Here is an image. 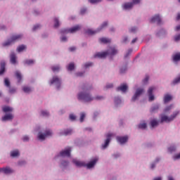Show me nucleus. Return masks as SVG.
<instances>
[{"instance_id":"obj_1","label":"nucleus","mask_w":180,"mask_h":180,"mask_svg":"<svg viewBox=\"0 0 180 180\" xmlns=\"http://www.w3.org/2000/svg\"><path fill=\"white\" fill-rule=\"evenodd\" d=\"M82 91H84V92H80L78 94V99L79 101H83V102H92V101H94V99L96 101H102L103 99H105V97L102 96H97L95 98L93 97L91 94H89V92H88V91H89L91 89V88L86 86H83L82 87Z\"/></svg>"},{"instance_id":"obj_2","label":"nucleus","mask_w":180,"mask_h":180,"mask_svg":"<svg viewBox=\"0 0 180 180\" xmlns=\"http://www.w3.org/2000/svg\"><path fill=\"white\" fill-rule=\"evenodd\" d=\"M119 53V51H117V49L115 46L110 47L106 51L103 53H97L94 55V58H96L98 57V58H105L106 56H110V57H113L114 56H116Z\"/></svg>"},{"instance_id":"obj_3","label":"nucleus","mask_w":180,"mask_h":180,"mask_svg":"<svg viewBox=\"0 0 180 180\" xmlns=\"http://www.w3.org/2000/svg\"><path fill=\"white\" fill-rule=\"evenodd\" d=\"M2 110L4 113H8L6 114L4 116L2 117L1 120L2 122H8L11 120H13V114L11 113V112H13V108L12 107L9 106H3Z\"/></svg>"},{"instance_id":"obj_4","label":"nucleus","mask_w":180,"mask_h":180,"mask_svg":"<svg viewBox=\"0 0 180 180\" xmlns=\"http://www.w3.org/2000/svg\"><path fill=\"white\" fill-rule=\"evenodd\" d=\"M98 160L99 159L98 158H95L91 161H90L89 163H87L86 165L84 162L78 161L76 160H73L72 162H73V164H75V165L77 167H86V168H88V169H91V168H94V167H95V165H96V162H98Z\"/></svg>"},{"instance_id":"obj_5","label":"nucleus","mask_w":180,"mask_h":180,"mask_svg":"<svg viewBox=\"0 0 180 180\" xmlns=\"http://www.w3.org/2000/svg\"><path fill=\"white\" fill-rule=\"evenodd\" d=\"M178 115H179V111L174 112L170 117L162 114L160 116V122L161 123H164V122H165V123H169V122H172V120H174V119H175Z\"/></svg>"},{"instance_id":"obj_6","label":"nucleus","mask_w":180,"mask_h":180,"mask_svg":"<svg viewBox=\"0 0 180 180\" xmlns=\"http://www.w3.org/2000/svg\"><path fill=\"white\" fill-rule=\"evenodd\" d=\"M22 37H23V35L22 34L13 35L10 39H8L6 42L3 43L2 46L3 47L11 46L12 43H15V41H18V40H20Z\"/></svg>"},{"instance_id":"obj_7","label":"nucleus","mask_w":180,"mask_h":180,"mask_svg":"<svg viewBox=\"0 0 180 180\" xmlns=\"http://www.w3.org/2000/svg\"><path fill=\"white\" fill-rule=\"evenodd\" d=\"M106 26H108V22H104L101 27H99L98 29H97L96 31H94L91 29H89L86 31V34H95L96 33H98V32H101V30H102V29H105V27H106Z\"/></svg>"},{"instance_id":"obj_8","label":"nucleus","mask_w":180,"mask_h":180,"mask_svg":"<svg viewBox=\"0 0 180 180\" xmlns=\"http://www.w3.org/2000/svg\"><path fill=\"white\" fill-rule=\"evenodd\" d=\"M79 30H81V25H75L70 29H65L62 30L61 33H76V32H78Z\"/></svg>"},{"instance_id":"obj_9","label":"nucleus","mask_w":180,"mask_h":180,"mask_svg":"<svg viewBox=\"0 0 180 180\" xmlns=\"http://www.w3.org/2000/svg\"><path fill=\"white\" fill-rule=\"evenodd\" d=\"M50 136H53V132L51 131V130H46L45 131V134H41V133H39V135H38V139L39 140H45L46 139V137H49Z\"/></svg>"},{"instance_id":"obj_10","label":"nucleus","mask_w":180,"mask_h":180,"mask_svg":"<svg viewBox=\"0 0 180 180\" xmlns=\"http://www.w3.org/2000/svg\"><path fill=\"white\" fill-rule=\"evenodd\" d=\"M143 92H144L143 89H137L135 94L134 95V96L131 98L132 102H135V101H137V99H139V98H140V95H141V94H143Z\"/></svg>"},{"instance_id":"obj_11","label":"nucleus","mask_w":180,"mask_h":180,"mask_svg":"<svg viewBox=\"0 0 180 180\" xmlns=\"http://www.w3.org/2000/svg\"><path fill=\"white\" fill-rule=\"evenodd\" d=\"M112 136H113V134H112V133H109L106 135L105 142L104 145H102L103 150H105V148H106L108 147V146H109V143H110V140H111Z\"/></svg>"},{"instance_id":"obj_12","label":"nucleus","mask_w":180,"mask_h":180,"mask_svg":"<svg viewBox=\"0 0 180 180\" xmlns=\"http://www.w3.org/2000/svg\"><path fill=\"white\" fill-rule=\"evenodd\" d=\"M53 84H56L58 89L60 86H61V80H60V78H58V77L57 76L53 77V79L51 80V85H53Z\"/></svg>"},{"instance_id":"obj_13","label":"nucleus","mask_w":180,"mask_h":180,"mask_svg":"<svg viewBox=\"0 0 180 180\" xmlns=\"http://www.w3.org/2000/svg\"><path fill=\"white\" fill-rule=\"evenodd\" d=\"M60 157H70L71 155V148H68L60 153Z\"/></svg>"},{"instance_id":"obj_14","label":"nucleus","mask_w":180,"mask_h":180,"mask_svg":"<svg viewBox=\"0 0 180 180\" xmlns=\"http://www.w3.org/2000/svg\"><path fill=\"white\" fill-rule=\"evenodd\" d=\"M150 22L151 23H155L156 22L158 25H161V18H160L159 15H156L150 19Z\"/></svg>"},{"instance_id":"obj_15","label":"nucleus","mask_w":180,"mask_h":180,"mask_svg":"<svg viewBox=\"0 0 180 180\" xmlns=\"http://www.w3.org/2000/svg\"><path fill=\"white\" fill-rule=\"evenodd\" d=\"M1 172L6 174V175H8V174H13V169H12L9 167L1 168Z\"/></svg>"},{"instance_id":"obj_16","label":"nucleus","mask_w":180,"mask_h":180,"mask_svg":"<svg viewBox=\"0 0 180 180\" xmlns=\"http://www.w3.org/2000/svg\"><path fill=\"white\" fill-rule=\"evenodd\" d=\"M127 140H129V138L127 136H117V141L118 143H120V144H124V143H127Z\"/></svg>"},{"instance_id":"obj_17","label":"nucleus","mask_w":180,"mask_h":180,"mask_svg":"<svg viewBox=\"0 0 180 180\" xmlns=\"http://www.w3.org/2000/svg\"><path fill=\"white\" fill-rule=\"evenodd\" d=\"M128 88L129 87L127 86V84H122L117 88V91H121V92H126V91H127Z\"/></svg>"},{"instance_id":"obj_18","label":"nucleus","mask_w":180,"mask_h":180,"mask_svg":"<svg viewBox=\"0 0 180 180\" xmlns=\"http://www.w3.org/2000/svg\"><path fill=\"white\" fill-rule=\"evenodd\" d=\"M154 89H155V87H150L148 90L149 101H154V95H153V91H154Z\"/></svg>"},{"instance_id":"obj_19","label":"nucleus","mask_w":180,"mask_h":180,"mask_svg":"<svg viewBox=\"0 0 180 180\" xmlns=\"http://www.w3.org/2000/svg\"><path fill=\"white\" fill-rule=\"evenodd\" d=\"M10 61L11 64L16 63V54H15L14 52H12L10 55Z\"/></svg>"},{"instance_id":"obj_20","label":"nucleus","mask_w":180,"mask_h":180,"mask_svg":"<svg viewBox=\"0 0 180 180\" xmlns=\"http://www.w3.org/2000/svg\"><path fill=\"white\" fill-rule=\"evenodd\" d=\"M172 59L174 63H177V61H180V52L174 53L172 56Z\"/></svg>"},{"instance_id":"obj_21","label":"nucleus","mask_w":180,"mask_h":180,"mask_svg":"<svg viewBox=\"0 0 180 180\" xmlns=\"http://www.w3.org/2000/svg\"><path fill=\"white\" fill-rule=\"evenodd\" d=\"M123 9L127 11V9H131L133 8V3H125L122 6Z\"/></svg>"},{"instance_id":"obj_22","label":"nucleus","mask_w":180,"mask_h":180,"mask_svg":"<svg viewBox=\"0 0 180 180\" xmlns=\"http://www.w3.org/2000/svg\"><path fill=\"white\" fill-rule=\"evenodd\" d=\"M6 65V63H5L4 61L1 62L0 65V75H2L4 72H5V66Z\"/></svg>"},{"instance_id":"obj_23","label":"nucleus","mask_w":180,"mask_h":180,"mask_svg":"<svg viewBox=\"0 0 180 180\" xmlns=\"http://www.w3.org/2000/svg\"><path fill=\"white\" fill-rule=\"evenodd\" d=\"M100 43H103V44H108V43H110V39L106 37H102L99 39Z\"/></svg>"},{"instance_id":"obj_24","label":"nucleus","mask_w":180,"mask_h":180,"mask_svg":"<svg viewBox=\"0 0 180 180\" xmlns=\"http://www.w3.org/2000/svg\"><path fill=\"white\" fill-rule=\"evenodd\" d=\"M19 155H20V153H19V150H12L11 152V157H12L13 158L19 157Z\"/></svg>"},{"instance_id":"obj_25","label":"nucleus","mask_w":180,"mask_h":180,"mask_svg":"<svg viewBox=\"0 0 180 180\" xmlns=\"http://www.w3.org/2000/svg\"><path fill=\"white\" fill-rule=\"evenodd\" d=\"M169 101H172V96L169 94L165 95V97H164L165 103H168Z\"/></svg>"},{"instance_id":"obj_26","label":"nucleus","mask_w":180,"mask_h":180,"mask_svg":"<svg viewBox=\"0 0 180 180\" xmlns=\"http://www.w3.org/2000/svg\"><path fill=\"white\" fill-rule=\"evenodd\" d=\"M15 75L18 79V83L22 82V74L19 71H16Z\"/></svg>"},{"instance_id":"obj_27","label":"nucleus","mask_w":180,"mask_h":180,"mask_svg":"<svg viewBox=\"0 0 180 180\" xmlns=\"http://www.w3.org/2000/svg\"><path fill=\"white\" fill-rule=\"evenodd\" d=\"M150 126L151 127H157V126H158V121L157 120H152L150 121Z\"/></svg>"},{"instance_id":"obj_28","label":"nucleus","mask_w":180,"mask_h":180,"mask_svg":"<svg viewBox=\"0 0 180 180\" xmlns=\"http://www.w3.org/2000/svg\"><path fill=\"white\" fill-rule=\"evenodd\" d=\"M160 109V106L158 105H155L150 108V113H154L157 112Z\"/></svg>"},{"instance_id":"obj_29","label":"nucleus","mask_w":180,"mask_h":180,"mask_svg":"<svg viewBox=\"0 0 180 180\" xmlns=\"http://www.w3.org/2000/svg\"><path fill=\"white\" fill-rule=\"evenodd\" d=\"M22 91L25 93V94H30V92H32V89L29 86H23L22 87Z\"/></svg>"},{"instance_id":"obj_30","label":"nucleus","mask_w":180,"mask_h":180,"mask_svg":"<svg viewBox=\"0 0 180 180\" xmlns=\"http://www.w3.org/2000/svg\"><path fill=\"white\" fill-rule=\"evenodd\" d=\"M23 50H26V46L25 45H20L17 48V51L18 53H22Z\"/></svg>"},{"instance_id":"obj_31","label":"nucleus","mask_w":180,"mask_h":180,"mask_svg":"<svg viewBox=\"0 0 180 180\" xmlns=\"http://www.w3.org/2000/svg\"><path fill=\"white\" fill-rule=\"evenodd\" d=\"M4 85L7 88H11V82L9 81V79L8 78L4 79Z\"/></svg>"},{"instance_id":"obj_32","label":"nucleus","mask_w":180,"mask_h":180,"mask_svg":"<svg viewBox=\"0 0 180 180\" xmlns=\"http://www.w3.org/2000/svg\"><path fill=\"white\" fill-rule=\"evenodd\" d=\"M25 64H27V65H32V64H34V60L30 59V60H25Z\"/></svg>"},{"instance_id":"obj_33","label":"nucleus","mask_w":180,"mask_h":180,"mask_svg":"<svg viewBox=\"0 0 180 180\" xmlns=\"http://www.w3.org/2000/svg\"><path fill=\"white\" fill-rule=\"evenodd\" d=\"M41 115L44 117H48V116H50V113L47 111L42 110L41 111Z\"/></svg>"},{"instance_id":"obj_34","label":"nucleus","mask_w":180,"mask_h":180,"mask_svg":"<svg viewBox=\"0 0 180 180\" xmlns=\"http://www.w3.org/2000/svg\"><path fill=\"white\" fill-rule=\"evenodd\" d=\"M139 129H142L143 130H144V129H147V124L146 122L139 124Z\"/></svg>"},{"instance_id":"obj_35","label":"nucleus","mask_w":180,"mask_h":180,"mask_svg":"<svg viewBox=\"0 0 180 180\" xmlns=\"http://www.w3.org/2000/svg\"><path fill=\"white\" fill-rule=\"evenodd\" d=\"M54 22H55L54 27H56V28L60 26V21L58 20V18H55Z\"/></svg>"},{"instance_id":"obj_36","label":"nucleus","mask_w":180,"mask_h":180,"mask_svg":"<svg viewBox=\"0 0 180 180\" xmlns=\"http://www.w3.org/2000/svg\"><path fill=\"white\" fill-rule=\"evenodd\" d=\"M74 68H75V65H74V63H70L68 67V71H72V70H74Z\"/></svg>"},{"instance_id":"obj_37","label":"nucleus","mask_w":180,"mask_h":180,"mask_svg":"<svg viewBox=\"0 0 180 180\" xmlns=\"http://www.w3.org/2000/svg\"><path fill=\"white\" fill-rule=\"evenodd\" d=\"M72 133V129H66L65 130L63 134L64 136H68V134H71Z\"/></svg>"},{"instance_id":"obj_38","label":"nucleus","mask_w":180,"mask_h":180,"mask_svg":"<svg viewBox=\"0 0 180 180\" xmlns=\"http://www.w3.org/2000/svg\"><path fill=\"white\" fill-rule=\"evenodd\" d=\"M51 70L53 72H58V71H60V66H53Z\"/></svg>"},{"instance_id":"obj_39","label":"nucleus","mask_w":180,"mask_h":180,"mask_svg":"<svg viewBox=\"0 0 180 180\" xmlns=\"http://www.w3.org/2000/svg\"><path fill=\"white\" fill-rule=\"evenodd\" d=\"M8 88H9V90H8L9 94H15V92H16V89L13 87H11V86Z\"/></svg>"},{"instance_id":"obj_40","label":"nucleus","mask_w":180,"mask_h":180,"mask_svg":"<svg viewBox=\"0 0 180 180\" xmlns=\"http://www.w3.org/2000/svg\"><path fill=\"white\" fill-rule=\"evenodd\" d=\"M175 150H176V147L175 146H170L169 148H168V151L169 153H172L174 151H175Z\"/></svg>"},{"instance_id":"obj_41","label":"nucleus","mask_w":180,"mask_h":180,"mask_svg":"<svg viewBox=\"0 0 180 180\" xmlns=\"http://www.w3.org/2000/svg\"><path fill=\"white\" fill-rule=\"evenodd\" d=\"M85 119V114L84 112H82L80 114V122L82 123L84 122V120Z\"/></svg>"},{"instance_id":"obj_42","label":"nucleus","mask_w":180,"mask_h":180,"mask_svg":"<svg viewBox=\"0 0 180 180\" xmlns=\"http://www.w3.org/2000/svg\"><path fill=\"white\" fill-rule=\"evenodd\" d=\"M172 109V105H169L165 109V113H168Z\"/></svg>"},{"instance_id":"obj_43","label":"nucleus","mask_w":180,"mask_h":180,"mask_svg":"<svg viewBox=\"0 0 180 180\" xmlns=\"http://www.w3.org/2000/svg\"><path fill=\"white\" fill-rule=\"evenodd\" d=\"M90 4H98V2H101L102 0H89Z\"/></svg>"},{"instance_id":"obj_44","label":"nucleus","mask_w":180,"mask_h":180,"mask_svg":"<svg viewBox=\"0 0 180 180\" xmlns=\"http://www.w3.org/2000/svg\"><path fill=\"white\" fill-rule=\"evenodd\" d=\"M121 102H122V100H120L119 97H117L115 98V103H116V105H117V103H120Z\"/></svg>"},{"instance_id":"obj_45","label":"nucleus","mask_w":180,"mask_h":180,"mask_svg":"<svg viewBox=\"0 0 180 180\" xmlns=\"http://www.w3.org/2000/svg\"><path fill=\"white\" fill-rule=\"evenodd\" d=\"M157 34L158 36H163V34H165V31L164 30H162Z\"/></svg>"},{"instance_id":"obj_46","label":"nucleus","mask_w":180,"mask_h":180,"mask_svg":"<svg viewBox=\"0 0 180 180\" xmlns=\"http://www.w3.org/2000/svg\"><path fill=\"white\" fill-rule=\"evenodd\" d=\"M173 159L175 160H179L180 159V153L176 154L174 157Z\"/></svg>"},{"instance_id":"obj_47","label":"nucleus","mask_w":180,"mask_h":180,"mask_svg":"<svg viewBox=\"0 0 180 180\" xmlns=\"http://www.w3.org/2000/svg\"><path fill=\"white\" fill-rule=\"evenodd\" d=\"M75 119H77V117H75V115H74V114H70V120H75Z\"/></svg>"},{"instance_id":"obj_48","label":"nucleus","mask_w":180,"mask_h":180,"mask_svg":"<svg viewBox=\"0 0 180 180\" xmlns=\"http://www.w3.org/2000/svg\"><path fill=\"white\" fill-rule=\"evenodd\" d=\"M37 29H40V25H34L32 30L34 32V31L37 30Z\"/></svg>"},{"instance_id":"obj_49","label":"nucleus","mask_w":180,"mask_h":180,"mask_svg":"<svg viewBox=\"0 0 180 180\" xmlns=\"http://www.w3.org/2000/svg\"><path fill=\"white\" fill-rule=\"evenodd\" d=\"M61 165H62L63 167H67V165H68V162H67V161H63V162H61Z\"/></svg>"},{"instance_id":"obj_50","label":"nucleus","mask_w":180,"mask_h":180,"mask_svg":"<svg viewBox=\"0 0 180 180\" xmlns=\"http://www.w3.org/2000/svg\"><path fill=\"white\" fill-rule=\"evenodd\" d=\"M148 79H150V77L148 76H146L143 79V84H147V82H148Z\"/></svg>"},{"instance_id":"obj_51","label":"nucleus","mask_w":180,"mask_h":180,"mask_svg":"<svg viewBox=\"0 0 180 180\" xmlns=\"http://www.w3.org/2000/svg\"><path fill=\"white\" fill-rule=\"evenodd\" d=\"M127 70V68H126V67L124 68H121L120 69V73L123 74L124 72H126Z\"/></svg>"},{"instance_id":"obj_52","label":"nucleus","mask_w":180,"mask_h":180,"mask_svg":"<svg viewBox=\"0 0 180 180\" xmlns=\"http://www.w3.org/2000/svg\"><path fill=\"white\" fill-rule=\"evenodd\" d=\"M174 40L175 41H179V40H180V34L175 36Z\"/></svg>"},{"instance_id":"obj_53","label":"nucleus","mask_w":180,"mask_h":180,"mask_svg":"<svg viewBox=\"0 0 180 180\" xmlns=\"http://www.w3.org/2000/svg\"><path fill=\"white\" fill-rule=\"evenodd\" d=\"M92 65V63H87L84 65L85 68H88V67H91Z\"/></svg>"},{"instance_id":"obj_54","label":"nucleus","mask_w":180,"mask_h":180,"mask_svg":"<svg viewBox=\"0 0 180 180\" xmlns=\"http://www.w3.org/2000/svg\"><path fill=\"white\" fill-rule=\"evenodd\" d=\"M132 4H133V5L134 4L136 5L137 4H140V0H133L132 1Z\"/></svg>"},{"instance_id":"obj_55","label":"nucleus","mask_w":180,"mask_h":180,"mask_svg":"<svg viewBox=\"0 0 180 180\" xmlns=\"http://www.w3.org/2000/svg\"><path fill=\"white\" fill-rule=\"evenodd\" d=\"M105 88L109 89V88H113V84H107Z\"/></svg>"},{"instance_id":"obj_56","label":"nucleus","mask_w":180,"mask_h":180,"mask_svg":"<svg viewBox=\"0 0 180 180\" xmlns=\"http://www.w3.org/2000/svg\"><path fill=\"white\" fill-rule=\"evenodd\" d=\"M22 140H23V141H29V136H25L22 138Z\"/></svg>"},{"instance_id":"obj_57","label":"nucleus","mask_w":180,"mask_h":180,"mask_svg":"<svg viewBox=\"0 0 180 180\" xmlns=\"http://www.w3.org/2000/svg\"><path fill=\"white\" fill-rule=\"evenodd\" d=\"M136 30H137V28L136 27H133L131 30L130 32L131 33H134V32H136Z\"/></svg>"},{"instance_id":"obj_58","label":"nucleus","mask_w":180,"mask_h":180,"mask_svg":"<svg viewBox=\"0 0 180 180\" xmlns=\"http://www.w3.org/2000/svg\"><path fill=\"white\" fill-rule=\"evenodd\" d=\"M85 12H86V8H82L80 11V13L82 15H84V13H85Z\"/></svg>"},{"instance_id":"obj_59","label":"nucleus","mask_w":180,"mask_h":180,"mask_svg":"<svg viewBox=\"0 0 180 180\" xmlns=\"http://www.w3.org/2000/svg\"><path fill=\"white\" fill-rule=\"evenodd\" d=\"M75 50H76L75 46H72V47L70 48V51H75Z\"/></svg>"},{"instance_id":"obj_60","label":"nucleus","mask_w":180,"mask_h":180,"mask_svg":"<svg viewBox=\"0 0 180 180\" xmlns=\"http://www.w3.org/2000/svg\"><path fill=\"white\" fill-rule=\"evenodd\" d=\"M24 164H26V162L20 161V162H18V165H23Z\"/></svg>"},{"instance_id":"obj_61","label":"nucleus","mask_w":180,"mask_h":180,"mask_svg":"<svg viewBox=\"0 0 180 180\" xmlns=\"http://www.w3.org/2000/svg\"><path fill=\"white\" fill-rule=\"evenodd\" d=\"M61 41H67V38L65 37H63L61 38Z\"/></svg>"},{"instance_id":"obj_62","label":"nucleus","mask_w":180,"mask_h":180,"mask_svg":"<svg viewBox=\"0 0 180 180\" xmlns=\"http://www.w3.org/2000/svg\"><path fill=\"white\" fill-rule=\"evenodd\" d=\"M136 41H137V38H135L132 41H131V44H134V43H136Z\"/></svg>"},{"instance_id":"obj_63","label":"nucleus","mask_w":180,"mask_h":180,"mask_svg":"<svg viewBox=\"0 0 180 180\" xmlns=\"http://www.w3.org/2000/svg\"><path fill=\"white\" fill-rule=\"evenodd\" d=\"M175 30H176V32H178L179 30H180V25H177V26L176 27Z\"/></svg>"},{"instance_id":"obj_64","label":"nucleus","mask_w":180,"mask_h":180,"mask_svg":"<svg viewBox=\"0 0 180 180\" xmlns=\"http://www.w3.org/2000/svg\"><path fill=\"white\" fill-rule=\"evenodd\" d=\"M176 20H180V13L177 15Z\"/></svg>"}]
</instances>
